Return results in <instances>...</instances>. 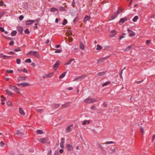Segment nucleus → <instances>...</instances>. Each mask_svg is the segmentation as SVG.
Returning a JSON list of instances; mask_svg holds the SVG:
<instances>
[{"mask_svg": "<svg viewBox=\"0 0 155 155\" xmlns=\"http://www.w3.org/2000/svg\"><path fill=\"white\" fill-rule=\"evenodd\" d=\"M84 101L85 103L91 104L97 101L94 98L88 97L85 99Z\"/></svg>", "mask_w": 155, "mask_h": 155, "instance_id": "nucleus-1", "label": "nucleus"}, {"mask_svg": "<svg viewBox=\"0 0 155 155\" xmlns=\"http://www.w3.org/2000/svg\"><path fill=\"white\" fill-rule=\"evenodd\" d=\"M28 55H33L36 57H39V54L38 52L36 51H30L28 54Z\"/></svg>", "mask_w": 155, "mask_h": 155, "instance_id": "nucleus-2", "label": "nucleus"}, {"mask_svg": "<svg viewBox=\"0 0 155 155\" xmlns=\"http://www.w3.org/2000/svg\"><path fill=\"white\" fill-rule=\"evenodd\" d=\"M38 141L41 143H44L48 141V139L47 138H43L38 139Z\"/></svg>", "mask_w": 155, "mask_h": 155, "instance_id": "nucleus-3", "label": "nucleus"}, {"mask_svg": "<svg viewBox=\"0 0 155 155\" xmlns=\"http://www.w3.org/2000/svg\"><path fill=\"white\" fill-rule=\"evenodd\" d=\"M53 73H48L44 75L43 76V78H51L53 76Z\"/></svg>", "mask_w": 155, "mask_h": 155, "instance_id": "nucleus-4", "label": "nucleus"}, {"mask_svg": "<svg viewBox=\"0 0 155 155\" xmlns=\"http://www.w3.org/2000/svg\"><path fill=\"white\" fill-rule=\"evenodd\" d=\"M66 147L68 149V151H72L73 149L72 145L70 144H67L66 145Z\"/></svg>", "mask_w": 155, "mask_h": 155, "instance_id": "nucleus-5", "label": "nucleus"}, {"mask_svg": "<svg viewBox=\"0 0 155 155\" xmlns=\"http://www.w3.org/2000/svg\"><path fill=\"white\" fill-rule=\"evenodd\" d=\"M73 126V125L72 124L68 126L66 129V131L67 132H71L72 129V127Z\"/></svg>", "mask_w": 155, "mask_h": 155, "instance_id": "nucleus-6", "label": "nucleus"}, {"mask_svg": "<svg viewBox=\"0 0 155 155\" xmlns=\"http://www.w3.org/2000/svg\"><path fill=\"white\" fill-rule=\"evenodd\" d=\"M85 77H86L85 75H83V76H80L78 77H77V78H76L74 80L81 81Z\"/></svg>", "mask_w": 155, "mask_h": 155, "instance_id": "nucleus-7", "label": "nucleus"}, {"mask_svg": "<svg viewBox=\"0 0 155 155\" xmlns=\"http://www.w3.org/2000/svg\"><path fill=\"white\" fill-rule=\"evenodd\" d=\"M127 31L129 33V36L132 37L135 35V33L130 29H127Z\"/></svg>", "mask_w": 155, "mask_h": 155, "instance_id": "nucleus-8", "label": "nucleus"}, {"mask_svg": "<svg viewBox=\"0 0 155 155\" xmlns=\"http://www.w3.org/2000/svg\"><path fill=\"white\" fill-rule=\"evenodd\" d=\"M59 64L60 62L58 61H57L56 63L54 64L53 66V68L55 70H56L57 69L59 65Z\"/></svg>", "mask_w": 155, "mask_h": 155, "instance_id": "nucleus-9", "label": "nucleus"}, {"mask_svg": "<svg viewBox=\"0 0 155 155\" xmlns=\"http://www.w3.org/2000/svg\"><path fill=\"white\" fill-rule=\"evenodd\" d=\"M91 18L90 16H88V15H86L84 17V19L83 21L84 22H85L87 21H88L89 20H90L91 19Z\"/></svg>", "mask_w": 155, "mask_h": 155, "instance_id": "nucleus-10", "label": "nucleus"}, {"mask_svg": "<svg viewBox=\"0 0 155 155\" xmlns=\"http://www.w3.org/2000/svg\"><path fill=\"white\" fill-rule=\"evenodd\" d=\"M71 103L69 102L66 103L64 104H63L62 105V107L63 108H66L70 105Z\"/></svg>", "mask_w": 155, "mask_h": 155, "instance_id": "nucleus-11", "label": "nucleus"}, {"mask_svg": "<svg viewBox=\"0 0 155 155\" xmlns=\"http://www.w3.org/2000/svg\"><path fill=\"white\" fill-rule=\"evenodd\" d=\"M19 110L20 114L21 115L24 116L25 115V113L24 111L23 110V109L21 108H19Z\"/></svg>", "mask_w": 155, "mask_h": 155, "instance_id": "nucleus-12", "label": "nucleus"}, {"mask_svg": "<svg viewBox=\"0 0 155 155\" xmlns=\"http://www.w3.org/2000/svg\"><path fill=\"white\" fill-rule=\"evenodd\" d=\"M117 34V32L115 31L112 30L110 32V37H113L115 35Z\"/></svg>", "mask_w": 155, "mask_h": 155, "instance_id": "nucleus-13", "label": "nucleus"}, {"mask_svg": "<svg viewBox=\"0 0 155 155\" xmlns=\"http://www.w3.org/2000/svg\"><path fill=\"white\" fill-rule=\"evenodd\" d=\"M61 141L60 144V147L61 148H63L64 147L63 144L65 143V141H64V139L63 138H62L61 139Z\"/></svg>", "mask_w": 155, "mask_h": 155, "instance_id": "nucleus-14", "label": "nucleus"}, {"mask_svg": "<svg viewBox=\"0 0 155 155\" xmlns=\"http://www.w3.org/2000/svg\"><path fill=\"white\" fill-rule=\"evenodd\" d=\"M33 23H34V21L33 20H29L26 22V24L27 25H31Z\"/></svg>", "mask_w": 155, "mask_h": 155, "instance_id": "nucleus-15", "label": "nucleus"}, {"mask_svg": "<svg viewBox=\"0 0 155 155\" xmlns=\"http://www.w3.org/2000/svg\"><path fill=\"white\" fill-rule=\"evenodd\" d=\"M134 46V45H132L128 46L124 50L125 51H128Z\"/></svg>", "mask_w": 155, "mask_h": 155, "instance_id": "nucleus-16", "label": "nucleus"}, {"mask_svg": "<svg viewBox=\"0 0 155 155\" xmlns=\"http://www.w3.org/2000/svg\"><path fill=\"white\" fill-rule=\"evenodd\" d=\"M74 60V58H71L69 59L66 63L64 64L65 65H68L70 64L71 62Z\"/></svg>", "mask_w": 155, "mask_h": 155, "instance_id": "nucleus-17", "label": "nucleus"}, {"mask_svg": "<svg viewBox=\"0 0 155 155\" xmlns=\"http://www.w3.org/2000/svg\"><path fill=\"white\" fill-rule=\"evenodd\" d=\"M127 20L126 18H121L119 21V24L120 25H122L123 23L125 21Z\"/></svg>", "mask_w": 155, "mask_h": 155, "instance_id": "nucleus-18", "label": "nucleus"}, {"mask_svg": "<svg viewBox=\"0 0 155 155\" xmlns=\"http://www.w3.org/2000/svg\"><path fill=\"white\" fill-rule=\"evenodd\" d=\"M117 15L116 13H115L114 15H112L110 18V20H112L114 19L117 16Z\"/></svg>", "mask_w": 155, "mask_h": 155, "instance_id": "nucleus-19", "label": "nucleus"}, {"mask_svg": "<svg viewBox=\"0 0 155 155\" xmlns=\"http://www.w3.org/2000/svg\"><path fill=\"white\" fill-rule=\"evenodd\" d=\"M26 77L20 76L18 78V80L19 81H24L25 80Z\"/></svg>", "mask_w": 155, "mask_h": 155, "instance_id": "nucleus-20", "label": "nucleus"}, {"mask_svg": "<svg viewBox=\"0 0 155 155\" xmlns=\"http://www.w3.org/2000/svg\"><path fill=\"white\" fill-rule=\"evenodd\" d=\"M18 71H19L20 73L22 71L25 73H27V70L25 69L24 68L23 69H18Z\"/></svg>", "mask_w": 155, "mask_h": 155, "instance_id": "nucleus-21", "label": "nucleus"}, {"mask_svg": "<svg viewBox=\"0 0 155 155\" xmlns=\"http://www.w3.org/2000/svg\"><path fill=\"white\" fill-rule=\"evenodd\" d=\"M18 30L21 33H22L23 31V29L21 27H18L17 28Z\"/></svg>", "mask_w": 155, "mask_h": 155, "instance_id": "nucleus-22", "label": "nucleus"}, {"mask_svg": "<svg viewBox=\"0 0 155 155\" xmlns=\"http://www.w3.org/2000/svg\"><path fill=\"white\" fill-rule=\"evenodd\" d=\"M90 123V122L89 120H85L83 122L82 124L83 125H86L87 124H89Z\"/></svg>", "mask_w": 155, "mask_h": 155, "instance_id": "nucleus-23", "label": "nucleus"}, {"mask_svg": "<svg viewBox=\"0 0 155 155\" xmlns=\"http://www.w3.org/2000/svg\"><path fill=\"white\" fill-rule=\"evenodd\" d=\"M21 87H25L28 86L30 85L29 84L27 83H21Z\"/></svg>", "mask_w": 155, "mask_h": 155, "instance_id": "nucleus-24", "label": "nucleus"}, {"mask_svg": "<svg viewBox=\"0 0 155 155\" xmlns=\"http://www.w3.org/2000/svg\"><path fill=\"white\" fill-rule=\"evenodd\" d=\"M16 134H17L18 136H21L23 135V133L22 132H20L19 130L17 131V133Z\"/></svg>", "mask_w": 155, "mask_h": 155, "instance_id": "nucleus-25", "label": "nucleus"}, {"mask_svg": "<svg viewBox=\"0 0 155 155\" xmlns=\"http://www.w3.org/2000/svg\"><path fill=\"white\" fill-rule=\"evenodd\" d=\"M105 74V72H100L98 73L97 74V75L99 76H102L104 75Z\"/></svg>", "mask_w": 155, "mask_h": 155, "instance_id": "nucleus-26", "label": "nucleus"}, {"mask_svg": "<svg viewBox=\"0 0 155 155\" xmlns=\"http://www.w3.org/2000/svg\"><path fill=\"white\" fill-rule=\"evenodd\" d=\"M66 72H64L62 74H61L59 76V78L60 79H61L64 78V76H65L66 74Z\"/></svg>", "mask_w": 155, "mask_h": 155, "instance_id": "nucleus-27", "label": "nucleus"}, {"mask_svg": "<svg viewBox=\"0 0 155 155\" xmlns=\"http://www.w3.org/2000/svg\"><path fill=\"white\" fill-rule=\"evenodd\" d=\"M80 48L82 50H83L84 49V45L81 42L80 43Z\"/></svg>", "mask_w": 155, "mask_h": 155, "instance_id": "nucleus-28", "label": "nucleus"}, {"mask_svg": "<svg viewBox=\"0 0 155 155\" xmlns=\"http://www.w3.org/2000/svg\"><path fill=\"white\" fill-rule=\"evenodd\" d=\"M33 21H34V23L35 22H36V23L35 24V25H37L39 23V21H40V19H35V20H33Z\"/></svg>", "mask_w": 155, "mask_h": 155, "instance_id": "nucleus-29", "label": "nucleus"}, {"mask_svg": "<svg viewBox=\"0 0 155 155\" xmlns=\"http://www.w3.org/2000/svg\"><path fill=\"white\" fill-rule=\"evenodd\" d=\"M123 11L122 9L118 8L117 12L116 13L117 15Z\"/></svg>", "mask_w": 155, "mask_h": 155, "instance_id": "nucleus-30", "label": "nucleus"}, {"mask_svg": "<svg viewBox=\"0 0 155 155\" xmlns=\"http://www.w3.org/2000/svg\"><path fill=\"white\" fill-rule=\"evenodd\" d=\"M36 132L38 134H43V132L41 130H37Z\"/></svg>", "mask_w": 155, "mask_h": 155, "instance_id": "nucleus-31", "label": "nucleus"}, {"mask_svg": "<svg viewBox=\"0 0 155 155\" xmlns=\"http://www.w3.org/2000/svg\"><path fill=\"white\" fill-rule=\"evenodd\" d=\"M11 89L14 90V91L15 90H18V87H17L15 86H11Z\"/></svg>", "mask_w": 155, "mask_h": 155, "instance_id": "nucleus-32", "label": "nucleus"}, {"mask_svg": "<svg viewBox=\"0 0 155 155\" xmlns=\"http://www.w3.org/2000/svg\"><path fill=\"white\" fill-rule=\"evenodd\" d=\"M17 34V31H14L12 32L11 35L12 36H15Z\"/></svg>", "mask_w": 155, "mask_h": 155, "instance_id": "nucleus-33", "label": "nucleus"}, {"mask_svg": "<svg viewBox=\"0 0 155 155\" xmlns=\"http://www.w3.org/2000/svg\"><path fill=\"white\" fill-rule=\"evenodd\" d=\"M102 48V47L99 45H97V48H96V50H99Z\"/></svg>", "mask_w": 155, "mask_h": 155, "instance_id": "nucleus-34", "label": "nucleus"}, {"mask_svg": "<svg viewBox=\"0 0 155 155\" xmlns=\"http://www.w3.org/2000/svg\"><path fill=\"white\" fill-rule=\"evenodd\" d=\"M138 17L137 16H136L134 17V18L133 19V21L134 22H135L138 19Z\"/></svg>", "mask_w": 155, "mask_h": 155, "instance_id": "nucleus-35", "label": "nucleus"}, {"mask_svg": "<svg viewBox=\"0 0 155 155\" xmlns=\"http://www.w3.org/2000/svg\"><path fill=\"white\" fill-rule=\"evenodd\" d=\"M1 97L2 98V99L1 100V101H2V105H4L5 104V103L3 102V100H5V98L3 95H2Z\"/></svg>", "mask_w": 155, "mask_h": 155, "instance_id": "nucleus-36", "label": "nucleus"}, {"mask_svg": "<svg viewBox=\"0 0 155 155\" xmlns=\"http://www.w3.org/2000/svg\"><path fill=\"white\" fill-rule=\"evenodd\" d=\"M6 94H7L12 95V92L8 90H6Z\"/></svg>", "mask_w": 155, "mask_h": 155, "instance_id": "nucleus-37", "label": "nucleus"}, {"mask_svg": "<svg viewBox=\"0 0 155 155\" xmlns=\"http://www.w3.org/2000/svg\"><path fill=\"white\" fill-rule=\"evenodd\" d=\"M5 12H0V18L2 17L5 14Z\"/></svg>", "mask_w": 155, "mask_h": 155, "instance_id": "nucleus-38", "label": "nucleus"}, {"mask_svg": "<svg viewBox=\"0 0 155 155\" xmlns=\"http://www.w3.org/2000/svg\"><path fill=\"white\" fill-rule=\"evenodd\" d=\"M110 83L109 82H107L105 83H103V84L102 86L103 87H104V86H106L109 84Z\"/></svg>", "mask_w": 155, "mask_h": 155, "instance_id": "nucleus-39", "label": "nucleus"}, {"mask_svg": "<svg viewBox=\"0 0 155 155\" xmlns=\"http://www.w3.org/2000/svg\"><path fill=\"white\" fill-rule=\"evenodd\" d=\"M67 23V20L66 19H64L63 20V22L62 23V24L63 25H65Z\"/></svg>", "mask_w": 155, "mask_h": 155, "instance_id": "nucleus-40", "label": "nucleus"}, {"mask_svg": "<svg viewBox=\"0 0 155 155\" xmlns=\"http://www.w3.org/2000/svg\"><path fill=\"white\" fill-rule=\"evenodd\" d=\"M104 60V58H101V59H100V60H98V61H97V63H100V62H103Z\"/></svg>", "mask_w": 155, "mask_h": 155, "instance_id": "nucleus-41", "label": "nucleus"}, {"mask_svg": "<svg viewBox=\"0 0 155 155\" xmlns=\"http://www.w3.org/2000/svg\"><path fill=\"white\" fill-rule=\"evenodd\" d=\"M25 61L26 62H28V63H31V59L30 58H28V59H26L25 60Z\"/></svg>", "mask_w": 155, "mask_h": 155, "instance_id": "nucleus-42", "label": "nucleus"}, {"mask_svg": "<svg viewBox=\"0 0 155 155\" xmlns=\"http://www.w3.org/2000/svg\"><path fill=\"white\" fill-rule=\"evenodd\" d=\"M114 142L112 141H107L105 143V144H112L114 143Z\"/></svg>", "mask_w": 155, "mask_h": 155, "instance_id": "nucleus-43", "label": "nucleus"}, {"mask_svg": "<svg viewBox=\"0 0 155 155\" xmlns=\"http://www.w3.org/2000/svg\"><path fill=\"white\" fill-rule=\"evenodd\" d=\"M61 50L60 49H56L55 52V53H60L61 52Z\"/></svg>", "mask_w": 155, "mask_h": 155, "instance_id": "nucleus-44", "label": "nucleus"}, {"mask_svg": "<svg viewBox=\"0 0 155 155\" xmlns=\"http://www.w3.org/2000/svg\"><path fill=\"white\" fill-rule=\"evenodd\" d=\"M7 104L9 106H12V102L11 101H8L7 102Z\"/></svg>", "mask_w": 155, "mask_h": 155, "instance_id": "nucleus-45", "label": "nucleus"}, {"mask_svg": "<svg viewBox=\"0 0 155 155\" xmlns=\"http://www.w3.org/2000/svg\"><path fill=\"white\" fill-rule=\"evenodd\" d=\"M97 145H98V147L99 148H100V149H102L103 148V146L101 144H100L99 143H98Z\"/></svg>", "mask_w": 155, "mask_h": 155, "instance_id": "nucleus-46", "label": "nucleus"}, {"mask_svg": "<svg viewBox=\"0 0 155 155\" xmlns=\"http://www.w3.org/2000/svg\"><path fill=\"white\" fill-rule=\"evenodd\" d=\"M51 11H52L53 12H54L56 11H58L57 9L56 8H51Z\"/></svg>", "mask_w": 155, "mask_h": 155, "instance_id": "nucleus-47", "label": "nucleus"}, {"mask_svg": "<svg viewBox=\"0 0 155 155\" xmlns=\"http://www.w3.org/2000/svg\"><path fill=\"white\" fill-rule=\"evenodd\" d=\"M25 32L26 34H28L30 33V31L28 29H26L25 31Z\"/></svg>", "mask_w": 155, "mask_h": 155, "instance_id": "nucleus-48", "label": "nucleus"}, {"mask_svg": "<svg viewBox=\"0 0 155 155\" xmlns=\"http://www.w3.org/2000/svg\"><path fill=\"white\" fill-rule=\"evenodd\" d=\"M68 40L69 41V42H71L73 41V38L71 37H69L68 38Z\"/></svg>", "mask_w": 155, "mask_h": 155, "instance_id": "nucleus-49", "label": "nucleus"}, {"mask_svg": "<svg viewBox=\"0 0 155 155\" xmlns=\"http://www.w3.org/2000/svg\"><path fill=\"white\" fill-rule=\"evenodd\" d=\"M0 146L2 147H3L5 145V144L3 141H1L0 142Z\"/></svg>", "mask_w": 155, "mask_h": 155, "instance_id": "nucleus-50", "label": "nucleus"}, {"mask_svg": "<svg viewBox=\"0 0 155 155\" xmlns=\"http://www.w3.org/2000/svg\"><path fill=\"white\" fill-rule=\"evenodd\" d=\"M16 62L18 64H19L20 63L21 60L19 59H16Z\"/></svg>", "mask_w": 155, "mask_h": 155, "instance_id": "nucleus-51", "label": "nucleus"}, {"mask_svg": "<svg viewBox=\"0 0 155 155\" xmlns=\"http://www.w3.org/2000/svg\"><path fill=\"white\" fill-rule=\"evenodd\" d=\"M6 72L8 73H13V70H7Z\"/></svg>", "mask_w": 155, "mask_h": 155, "instance_id": "nucleus-52", "label": "nucleus"}, {"mask_svg": "<svg viewBox=\"0 0 155 155\" xmlns=\"http://www.w3.org/2000/svg\"><path fill=\"white\" fill-rule=\"evenodd\" d=\"M43 109H37L36 110L38 112L41 113L43 111Z\"/></svg>", "mask_w": 155, "mask_h": 155, "instance_id": "nucleus-53", "label": "nucleus"}, {"mask_svg": "<svg viewBox=\"0 0 155 155\" xmlns=\"http://www.w3.org/2000/svg\"><path fill=\"white\" fill-rule=\"evenodd\" d=\"M69 32H70L68 33H66V36H68L69 35H72V33L71 31H70Z\"/></svg>", "mask_w": 155, "mask_h": 155, "instance_id": "nucleus-54", "label": "nucleus"}, {"mask_svg": "<svg viewBox=\"0 0 155 155\" xmlns=\"http://www.w3.org/2000/svg\"><path fill=\"white\" fill-rule=\"evenodd\" d=\"M124 69H125V68L123 70H122V71H121V72H120V78H122V73L123 70Z\"/></svg>", "mask_w": 155, "mask_h": 155, "instance_id": "nucleus-55", "label": "nucleus"}, {"mask_svg": "<svg viewBox=\"0 0 155 155\" xmlns=\"http://www.w3.org/2000/svg\"><path fill=\"white\" fill-rule=\"evenodd\" d=\"M24 18V16L23 15H21L19 17V19L20 20H22Z\"/></svg>", "mask_w": 155, "mask_h": 155, "instance_id": "nucleus-56", "label": "nucleus"}, {"mask_svg": "<svg viewBox=\"0 0 155 155\" xmlns=\"http://www.w3.org/2000/svg\"><path fill=\"white\" fill-rule=\"evenodd\" d=\"M14 51H16V52H18V51H21L20 49L19 48H18L17 49H15L14 50Z\"/></svg>", "mask_w": 155, "mask_h": 155, "instance_id": "nucleus-57", "label": "nucleus"}, {"mask_svg": "<svg viewBox=\"0 0 155 155\" xmlns=\"http://www.w3.org/2000/svg\"><path fill=\"white\" fill-rule=\"evenodd\" d=\"M4 4V3H3L2 1H1L0 2V6H3Z\"/></svg>", "mask_w": 155, "mask_h": 155, "instance_id": "nucleus-58", "label": "nucleus"}, {"mask_svg": "<svg viewBox=\"0 0 155 155\" xmlns=\"http://www.w3.org/2000/svg\"><path fill=\"white\" fill-rule=\"evenodd\" d=\"M140 131L142 133V134H143V133H144V130H143V128L142 127H141L140 128Z\"/></svg>", "mask_w": 155, "mask_h": 155, "instance_id": "nucleus-59", "label": "nucleus"}, {"mask_svg": "<svg viewBox=\"0 0 155 155\" xmlns=\"http://www.w3.org/2000/svg\"><path fill=\"white\" fill-rule=\"evenodd\" d=\"M14 91L20 94H21L18 88V90H15Z\"/></svg>", "mask_w": 155, "mask_h": 155, "instance_id": "nucleus-60", "label": "nucleus"}, {"mask_svg": "<svg viewBox=\"0 0 155 155\" xmlns=\"http://www.w3.org/2000/svg\"><path fill=\"white\" fill-rule=\"evenodd\" d=\"M8 54L11 55H13L15 54V52L13 51H10L9 52Z\"/></svg>", "mask_w": 155, "mask_h": 155, "instance_id": "nucleus-61", "label": "nucleus"}, {"mask_svg": "<svg viewBox=\"0 0 155 155\" xmlns=\"http://www.w3.org/2000/svg\"><path fill=\"white\" fill-rule=\"evenodd\" d=\"M0 30L2 31V32H4V28L2 27H0Z\"/></svg>", "mask_w": 155, "mask_h": 155, "instance_id": "nucleus-62", "label": "nucleus"}, {"mask_svg": "<svg viewBox=\"0 0 155 155\" xmlns=\"http://www.w3.org/2000/svg\"><path fill=\"white\" fill-rule=\"evenodd\" d=\"M59 107V105L56 104L54 105V107L55 108H57Z\"/></svg>", "mask_w": 155, "mask_h": 155, "instance_id": "nucleus-63", "label": "nucleus"}, {"mask_svg": "<svg viewBox=\"0 0 155 155\" xmlns=\"http://www.w3.org/2000/svg\"><path fill=\"white\" fill-rule=\"evenodd\" d=\"M14 42L13 41H11L10 43H9V45H14Z\"/></svg>", "mask_w": 155, "mask_h": 155, "instance_id": "nucleus-64", "label": "nucleus"}]
</instances>
